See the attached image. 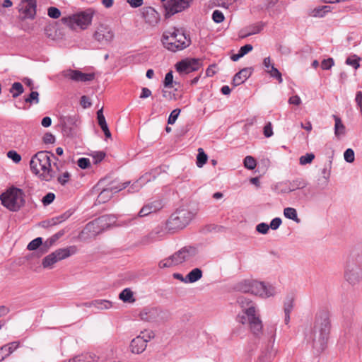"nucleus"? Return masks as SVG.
<instances>
[{"instance_id":"obj_55","label":"nucleus","mask_w":362,"mask_h":362,"mask_svg":"<svg viewBox=\"0 0 362 362\" xmlns=\"http://www.w3.org/2000/svg\"><path fill=\"white\" fill-rule=\"evenodd\" d=\"M269 226L266 223H261L257 225L256 230L261 234H267L269 231Z\"/></svg>"},{"instance_id":"obj_8","label":"nucleus","mask_w":362,"mask_h":362,"mask_svg":"<svg viewBox=\"0 0 362 362\" xmlns=\"http://www.w3.org/2000/svg\"><path fill=\"white\" fill-rule=\"evenodd\" d=\"M237 301L245 310L251 331L255 335L258 336L262 332V324L259 317L256 316L255 308L252 302L244 296L238 297ZM239 321L244 324L245 316H239Z\"/></svg>"},{"instance_id":"obj_14","label":"nucleus","mask_w":362,"mask_h":362,"mask_svg":"<svg viewBox=\"0 0 362 362\" xmlns=\"http://www.w3.org/2000/svg\"><path fill=\"white\" fill-rule=\"evenodd\" d=\"M115 33L111 28L105 25L98 27L94 33L95 40L103 45L110 44L114 39Z\"/></svg>"},{"instance_id":"obj_29","label":"nucleus","mask_w":362,"mask_h":362,"mask_svg":"<svg viewBox=\"0 0 362 362\" xmlns=\"http://www.w3.org/2000/svg\"><path fill=\"white\" fill-rule=\"evenodd\" d=\"M202 277V271L199 268L193 269L187 275V283H194Z\"/></svg>"},{"instance_id":"obj_34","label":"nucleus","mask_w":362,"mask_h":362,"mask_svg":"<svg viewBox=\"0 0 362 362\" xmlns=\"http://www.w3.org/2000/svg\"><path fill=\"white\" fill-rule=\"evenodd\" d=\"M284 215L286 218L291 219L296 222L300 223V220L298 217L297 211L292 207H286L284 209Z\"/></svg>"},{"instance_id":"obj_50","label":"nucleus","mask_w":362,"mask_h":362,"mask_svg":"<svg viewBox=\"0 0 362 362\" xmlns=\"http://www.w3.org/2000/svg\"><path fill=\"white\" fill-rule=\"evenodd\" d=\"M77 164L81 169H87L90 166V161L89 158H80L77 161Z\"/></svg>"},{"instance_id":"obj_32","label":"nucleus","mask_w":362,"mask_h":362,"mask_svg":"<svg viewBox=\"0 0 362 362\" xmlns=\"http://www.w3.org/2000/svg\"><path fill=\"white\" fill-rule=\"evenodd\" d=\"M19 346V342L13 341L9 343L6 345H4L0 348L1 353L3 354L4 356H8L11 354H12Z\"/></svg>"},{"instance_id":"obj_31","label":"nucleus","mask_w":362,"mask_h":362,"mask_svg":"<svg viewBox=\"0 0 362 362\" xmlns=\"http://www.w3.org/2000/svg\"><path fill=\"white\" fill-rule=\"evenodd\" d=\"M335 124H334V134L336 136H339L345 134V126L341 122V119L336 116L333 115Z\"/></svg>"},{"instance_id":"obj_51","label":"nucleus","mask_w":362,"mask_h":362,"mask_svg":"<svg viewBox=\"0 0 362 362\" xmlns=\"http://www.w3.org/2000/svg\"><path fill=\"white\" fill-rule=\"evenodd\" d=\"M334 64V59L332 58H328L327 59H324L321 63V67L324 70L330 69Z\"/></svg>"},{"instance_id":"obj_43","label":"nucleus","mask_w":362,"mask_h":362,"mask_svg":"<svg viewBox=\"0 0 362 362\" xmlns=\"http://www.w3.org/2000/svg\"><path fill=\"white\" fill-rule=\"evenodd\" d=\"M212 19L216 23H222L224 19L223 13L219 10H215L212 13Z\"/></svg>"},{"instance_id":"obj_42","label":"nucleus","mask_w":362,"mask_h":362,"mask_svg":"<svg viewBox=\"0 0 362 362\" xmlns=\"http://www.w3.org/2000/svg\"><path fill=\"white\" fill-rule=\"evenodd\" d=\"M138 337L143 338V339L145 340V344L147 345V342L154 338L155 334L152 330H145L144 332H141Z\"/></svg>"},{"instance_id":"obj_28","label":"nucleus","mask_w":362,"mask_h":362,"mask_svg":"<svg viewBox=\"0 0 362 362\" xmlns=\"http://www.w3.org/2000/svg\"><path fill=\"white\" fill-rule=\"evenodd\" d=\"M112 307V303L107 300L98 299L94 300L93 308L98 310L110 309Z\"/></svg>"},{"instance_id":"obj_25","label":"nucleus","mask_w":362,"mask_h":362,"mask_svg":"<svg viewBox=\"0 0 362 362\" xmlns=\"http://www.w3.org/2000/svg\"><path fill=\"white\" fill-rule=\"evenodd\" d=\"M252 71L249 68H244L238 72L233 77V83L235 86H239L244 83L251 75Z\"/></svg>"},{"instance_id":"obj_38","label":"nucleus","mask_w":362,"mask_h":362,"mask_svg":"<svg viewBox=\"0 0 362 362\" xmlns=\"http://www.w3.org/2000/svg\"><path fill=\"white\" fill-rule=\"evenodd\" d=\"M243 163H244V166L249 170L255 169L257 165V162H256L255 159L251 156H246L244 158Z\"/></svg>"},{"instance_id":"obj_48","label":"nucleus","mask_w":362,"mask_h":362,"mask_svg":"<svg viewBox=\"0 0 362 362\" xmlns=\"http://www.w3.org/2000/svg\"><path fill=\"white\" fill-rule=\"evenodd\" d=\"M173 83V75L172 71H169L165 74L163 85L165 88H172Z\"/></svg>"},{"instance_id":"obj_2","label":"nucleus","mask_w":362,"mask_h":362,"mask_svg":"<svg viewBox=\"0 0 362 362\" xmlns=\"http://www.w3.org/2000/svg\"><path fill=\"white\" fill-rule=\"evenodd\" d=\"M51 157L56 159L53 153L39 151L30 160V166L32 172L42 180L49 181L54 177V171L51 168Z\"/></svg>"},{"instance_id":"obj_61","label":"nucleus","mask_w":362,"mask_h":362,"mask_svg":"<svg viewBox=\"0 0 362 362\" xmlns=\"http://www.w3.org/2000/svg\"><path fill=\"white\" fill-rule=\"evenodd\" d=\"M253 49V47L250 44H247L243 47H240L239 49V52L241 53V54L244 57L246 54L252 51Z\"/></svg>"},{"instance_id":"obj_21","label":"nucleus","mask_w":362,"mask_h":362,"mask_svg":"<svg viewBox=\"0 0 362 362\" xmlns=\"http://www.w3.org/2000/svg\"><path fill=\"white\" fill-rule=\"evenodd\" d=\"M162 208V204L159 201H154L145 204L139 211V217H145L152 213H156Z\"/></svg>"},{"instance_id":"obj_47","label":"nucleus","mask_w":362,"mask_h":362,"mask_svg":"<svg viewBox=\"0 0 362 362\" xmlns=\"http://www.w3.org/2000/svg\"><path fill=\"white\" fill-rule=\"evenodd\" d=\"M180 113V109L173 110L168 117V123L169 124H173L176 122Z\"/></svg>"},{"instance_id":"obj_23","label":"nucleus","mask_w":362,"mask_h":362,"mask_svg":"<svg viewBox=\"0 0 362 362\" xmlns=\"http://www.w3.org/2000/svg\"><path fill=\"white\" fill-rule=\"evenodd\" d=\"M283 5L279 0H267L266 9L269 14L275 16L281 13Z\"/></svg>"},{"instance_id":"obj_59","label":"nucleus","mask_w":362,"mask_h":362,"mask_svg":"<svg viewBox=\"0 0 362 362\" xmlns=\"http://www.w3.org/2000/svg\"><path fill=\"white\" fill-rule=\"evenodd\" d=\"M264 135L269 138L273 135L272 126L271 122L267 124L264 127Z\"/></svg>"},{"instance_id":"obj_20","label":"nucleus","mask_w":362,"mask_h":362,"mask_svg":"<svg viewBox=\"0 0 362 362\" xmlns=\"http://www.w3.org/2000/svg\"><path fill=\"white\" fill-rule=\"evenodd\" d=\"M263 65L265 71L274 78H276L279 83L283 82V78L280 71L274 66L270 57H265L263 60Z\"/></svg>"},{"instance_id":"obj_36","label":"nucleus","mask_w":362,"mask_h":362,"mask_svg":"<svg viewBox=\"0 0 362 362\" xmlns=\"http://www.w3.org/2000/svg\"><path fill=\"white\" fill-rule=\"evenodd\" d=\"M360 61L361 58L359 57H358L356 54H353L347 57V59H346V64L347 65L351 66L355 69H357L360 66Z\"/></svg>"},{"instance_id":"obj_64","label":"nucleus","mask_w":362,"mask_h":362,"mask_svg":"<svg viewBox=\"0 0 362 362\" xmlns=\"http://www.w3.org/2000/svg\"><path fill=\"white\" fill-rule=\"evenodd\" d=\"M69 177L70 174L68 172H65L58 177V181L59 183L64 185L68 182Z\"/></svg>"},{"instance_id":"obj_37","label":"nucleus","mask_w":362,"mask_h":362,"mask_svg":"<svg viewBox=\"0 0 362 362\" xmlns=\"http://www.w3.org/2000/svg\"><path fill=\"white\" fill-rule=\"evenodd\" d=\"M207 160V155L202 148H199L197 157V165L198 167H202Z\"/></svg>"},{"instance_id":"obj_22","label":"nucleus","mask_w":362,"mask_h":362,"mask_svg":"<svg viewBox=\"0 0 362 362\" xmlns=\"http://www.w3.org/2000/svg\"><path fill=\"white\" fill-rule=\"evenodd\" d=\"M146 346L147 345L145 344V340L137 336L132 340L130 350L133 354H139L145 351Z\"/></svg>"},{"instance_id":"obj_1","label":"nucleus","mask_w":362,"mask_h":362,"mask_svg":"<svg viewBox=\"0 0 362 362\" xmlns=\"http://www.w3.org/2000/svg\"><path fill=\"white\" fill-rule=\"evenodd\" d=\"M160 41L163 47L172 52L183 50L191 45L189 35L175 27L163 31Z\"/></svg>"},{"instance_id":"obj_41","label":"nucleus","mask_w":362,"mask_h":362,"mask_svg":"<svg viewBox=\"0 0 362 362\" xmlns=\"http://www.w3.org/2000/svg\"><path fill=\"white\" fill-rule=\"evenodd\" d=\"M42 244V238L40 237H38V238L33 240L31 242H30L28 243V245H27L26 249H28V250L38 249Z\"/></svg>"},{"instance_id":"obj_57","label":"nucleus","mask_w":362,"mask_h":362,"mask_svg":"<svg viewBox=\"0 0 362 362\" xmlns=\"http://www.w3.org/2000/svg\"><path fill=\"white\" fill-rule=\"evenodd\" d=\"M42 141L45 144H54L55 142V137L51 133H46L42 138Z\"/></svg>"},{"instance_id":"obj_15","label":"nucleus","mask_w":362,"mask_h":362,"mask_svg":"<svg viewBox=\"0 0 362 362\" xmlns=\"http://www.w3.org/2000/svg\"><path fill=\"white\" fill-rule=\"evenodd\" d=\"M201 64L198 59H186L177 62L175 64V69L180 74H189L197 71Z\"/></svg>"},{"instance_id":"obj_60","label":"nucleus","mask_w":362,"mask_h":362,"mask_svg":"<svg viewBox=\"0 0 362 362\" xmlns=\"http://www.w3.org/2000/svg\"><path fill=\"white\" fill-rule=\"evenodd\" d=\"M97 119L99 125H103V124L107 123L103 112V109H100L97 112Z\"/></svg>"},{"instance_id":"obj_45","label":"nucleus","mask_w":362,"mask_h":362,"mask_svg":"<svg viewBox=\"0 0 362 362\" xmlns=\"http://www.w3.org/2000/svg\"><path fill=\"white\" fill-rule=\"evenodd\" d=\"M293 298H288L285 302H284V313H291L293 308Z\"/></svg>"},{"instance_id":"obj_40","label":"nucleus","mask_w":362,"mask_h":362,"mask_svg":"<svg viewBox=\"0 0 362 362\" xmlns=\"http://www.w3.org/2000/svg\"><path fill=\"white\" fill-rule=\"evenodd\" d=\"M25 103L30 104H37L39 103V93L37 91H32L29 95L25 98Z\"/></svg>"},{"instance_id":"obj_5","label":"nucleus","mask_w":362,"mask_h":362,"mask_svg":"<svg viewBox=\"0 0 362 362\" xmlns=\"http://www.w3.org/2000/svg\"><path fill=\"white\" fill-rule=\"evenodd\" d=\"M197 214L196 209L190 206L180 207L167 221L166 228L172 233L182 230L190 223Z\"/></svg>"},{"instance_id":"obj_39","label":"nucleus","mask_w":362,"mask_h":362,"mask_svg":"<svg viewBox=\"0 0 362 362\" xmlns=\"http://www.w3.org/2000/svg\"><path fill=\"white\" fill-rule=\"evenodd\" d=\"M144 180H145L144 177H140L138 180L134 182L131 185V187L129 188L128 191L132 193L139 191L140 189V188L141 187L142 185L144 183V181H145Z\"/></svg>"},{"instance_id":"obj_3","label":"nucleus","mask_w":362,"mask_h":362,"mask_svg":"<svg viewBox=\"0 0 362 362\" xmlns=\"http://www.w3.org/2000/svg\"><path fill=\"white\" fill-rule=\"evenodd\" d=\"M116 219L114 215H104L95 218L86 225L79 235V238L83 241L95 238L98 235L114 226Z\"/></svg>"},{"instance_id":"obj_12","label":"nucleus","mask_w":362,"mask_h":362,"mask_svg":"<svg viewBox=\"0 0 362 362\" xmlns=\"http://www.w3.org/2000/svg\"><path fill=\"white\" fill-rule=\"evenodd\" d=\"M75 251L54 250L42 259V265L45 269H51L57 262L73 255Z\"/></svg>"},{"instance_id":"obj_11","label":"nucleus","mask_w":362,"mask_h":362,"mask_svg":"<svg viewBox=\"0 0 362 362\" xmlns=\"http://www.w3.org/2000/svg\"><path fill=\"white\" fill-rule=\"evenodd\" d=\"M197 250H177L168 258L162 259L158 263L160 269L177 266L185 261H189L196 255Z\"/></svg>"},{"instance_id":"obj_10","label":"nucleus","mask_w":362,"mask_h":362,"mask_svg":"<svg viewBox=\"0 0 362 362\" xmlns=\"http://www.w3.org/2000/svg\"><path fill=\"white\" fill-rule=\"evenodd\" d=\"M93 16L94 11L88 9L71 16L63 17L62 22L71 29L80 28L85 30L91 24Z\"/></svg>"},{"instance_id":"obj_4","label":"nucleus","mask_w":362,"mask_h":362,"mask_svg":"<svg viewBox=\"0 0 362 362\" xmlns=\"http://www.w3.org/2000/svg\"><path fill=\"white\" fill-rule=\"evenodd\" d=\"M344 278L354 286L362 280V250H350L346 262Z\"/></svg>"},{"instance_id":"obj_63","label":"nucleus","mask_w":362,"mask_h":362,"mask_svg":"<svg viewBox=\"0 0 362 362\" xmlns=\"http://www.w3.org/2000/svg\"><path fill=\"white\" fill-rule=\"evenodd\" d=\"M301 103H302V101H301L300 98L297 95H293V96L290 97L288 99L289 104L299 105Z\"/></svg>"},{"instance_id":"obj_17","label":"nucleus","mask_w":362,"mask_h":362,"mask_svg":"<svg viewBox=\"0 0 362 362\" xmlns=\"http://www.w3.org/2000/svg\"><path fill=\"white\" fill-rule=\"evenodd\" d=\"M36 0H23L19 5V11L24 18L33 19L36 14Z\"/></svg>"},{"instance_id":"obj_7","label":"nucleus","mask_w":362,"mask_h":362,"mask_svg":"<svg viewBox=\"0 0 362 362\" xmlns=\"http://www.w3.org/2000/svg\"><path fill=\"white\" fill-rule=\"evenodd\" d=\"M236 290L243 293H250L262 298L273 296L275 289L272 286H267L264 282L254 279H245L238 282L235 286Z\"/></svg>"},{"instance_id":"obj_56","label":"nucleus","mask_w":362,"mask_h":362,"mask_svg":"<svg viewBox=\"0 0 362 362\" xmlns=\"http://www.w3.org/2000/svg\"><path fill=\"white\" fill-rule=\"evenodd\" d=\"M281 223H282V221H281V218H279V217L274 218L272 220V221L270 222V224L269 225V228H271L272 230H276L279 228Z\"/></svg>"},{"instance_id":"obj_24","label":"nucleus","mask_w":362,"mask_h":362,"mask_svg":"<svg viewBox=\"0 0 362 362\" xmlns=\"http://www.w3.org/2000/svg\"><path fill=\"white\" fill-rule=\"evenodd\" d=\"M159 310L156 308H145L140 313L141 318L147 322H152L157 319Z\"/></svg>"},{"instance_id":"obj_26","label":"nucleus","mask_w":362,"mask_h":362,"mask_svg":"<svg viewBox=\"0 0 362 362\" xmlns=\"http://www.w3.org/2000/svg\"><path fill=\"white\" fill-rule=\"evenodd\" d=\"M163 232L162 229L157 228L149 233V235L144 241L146 244H149L160 240L163 237Z\"/></svg>"},{"instance_id":"obj_53","label":"nucleus","mask_w":362,"mask_h":362,"mask_svg":"<svg viewBox=\"0 0 362 362\" xmlns=\"http://www.w3.org/2000/svg\"><path fill=\"white\" fill-rule=\"evenodd\" d=\"M55 198V194L52 192L47 193L42 199V202L45 206L50 204Z\"/></svg>"},{"instance_id":"obj_52","label":"nucleus","mask_w":362,"mask_h":362,"mask_svg":"<svg viewBox=\"0 0 362 362\" xmlns=\"http://www.w3.org/2000/svg\"><path fill=\"white\" fill-rule=\"evenodd\" d=\"M344 160L348 163H352L354 160V152L351 148H347L344 153Z\"/></svg>"},{"instance_id":"obj_62","label":"nucleus","mask_w":362,"mask_h":362,"mask_svg":"<svg viewBox=\"0 0 362 362\" xmlns=\"http://www.w3.org/2000/svg\"><path fill=\"white\" fill-rule=\"evenodd\" d=\"M80 103H81V106L83 108H88V107H90V105H91V103H90L89 98L86 95H83L81 98Z\"/></svg>"},{"instance_id":"obj_27","label":"nucleus","mask_w":362,"mask_h":362,"mask_svg":"<svg viewBox=\"0 0 362 362\" xmlns=\"http://www.w3.org/2000/svg\"><path fill=\"white\" fill-rule=\"evenodd\" d=\"M119 298L124 303H134L136 299L133 296V292L129 288H124L119 295Z\"/></svg>"},{"instance_id":"obj_58","label":"nucleus","mask_w":362,"mask_h":362,"mask_svg":"<svg viewBox=\"0 0 362 362\" xmlns=\"http://www.w3.org/2000/svg\"><path fill=\"white\" fill-rule=\"evenodd\" d=\"M58 240V235H54L49 238L47 239L45 243V247H51L54 246L55 242Z\"/></svg>"},{"instance_id":"obj_6","label":"nucleus","mask_w":362,"mask_h":362,"mask_svg":"<svg viewBox=\"0 0 362 362\" xmlns=\"http://www.w3.org/2000/svg\"><path fill=\"white\" fill-rule=\"evenodd\" d=\"M331 328L329 313L327 310H322L317 313L313 327L314 341L320 344L321 349L326 344Z\"/></svg>"},{"instance_id":"obj_49","label":"nucleus","mask_w":362,"mask_h":362,"mask_svg":"<svg viewBox=\"0 0 362 362\" xmlns=\"http://www.w3.org/2000/svg\"><path fill=\"white\" fill-rule=\"evenodd\" d=\"M105 156V153L103 151L93 152L92 153L93 160L95 164L101 162Z\"/></svg>"},{"instance_id":"obj_19","label":"nucleus","mask_w":362,"mask_h":362,"mask_svg":"<svg viewBox=\"0 0 362 362\" xmlns=\"http://www.w3.org/2000/svg\"><path fill=\"white\" fill-rule=\"evenodd\" d=\"M142 16L144 18L146 23L152 27L156 26L160 21V15L151 6L143 8Z\"/></svg>"},{"instance_id":"obj_35","label":"nucleus","mask_w":362,"mask_h":362,"mask_svg":"<svg viewBox=\"0 0 362 362\" xmlns=\"http://www.w3.org/2000/svg\"><path fill=\"white\" fill-rule=\"evenodd\" d=\"M23 90L24 89L23 85L19 82L13 83L10 89V92L12 93V96L13 98L18 97L21 93H23Z\"/></svg>"},{"instance_id":"obj_44","label":"nucleus","mask_w":362,"mask_h":362,"mask_svg":"<svg viewBox=\"0 0 362 362\" xmlns=\"http://www.w3.org/2000/svg\"><path fill=\"white\" fill-rule=\"evenodd\" d=\"M315 158L313 153H306L304 156H300L299 162L300 165H306L310 163Z\"/></svg>"},{"instance_id":"obj_46","label":"nucleus","mask_w":362,"mask_h":362,"mask_svg":"<svg viewBox=\"0 0 362 362\" xmlns=\"http://www.w3.org/2000/svg\"><path fill=\"white\" fill-rule=\"evenodd\" d=\"M47 15L52 18L57 19L60 17L61 11L59 8L52 6L47 10Z\"/></svg>"},{"instance_id":"obj_33","label":"nucleus","mask_w":362,"mask_h":362,"mask_svg":"<svg viewBox=\"0 0 362 362\" xmlns=\"http://www.w3.org/2000/svg\"><path fill=\"white\" fill-rule=\"evenodd\" d=\"M237 0H211V4L214 7H221L228 9Z\"/></svg>"},{"instance_id":"obj_30","label":"nucleus","mask_w":362,"mask_h":362,"mask_svg":"<svg viewBox=\"0 0 362 362\" xmlns=\"http://www.w3.org/2000/svg\"><path fill=\"white\" fill-rule=\"evenodd\" d=\"M330 11L329 6H322L315 8L311 11L310 16L315 18H322Z\"/></svg>"},{"instance_id":"obj_9","label":"nucleus","mask_w":362,"mask_h":362,"mask_svg":"<svg viewBox=\"0 0 362 362\" xmlns=\"http://www.w3.org/2000/svg\"><path fill=\"white\" fill-rule=\"evenodd\" d=\"M0 200L4 207L16 212L25 204V193L21 189L11 187L0 195Z\"/></svg>"},{"instance_id":"obj_13","label":"nucleus","mask_w":362,"mask_h":362,"mask_svg":"<svg viewBox=\"0 0 362 362\" xmlns=\"http://www.w3.org/2000/svg\"><path fill=\"white\" fill-rule=\"evenodd\" d=\"M193 0H169L165 5V16L170 17L188 8Z\"/></svg>"},{"instance_id":"obj_18","label":"nucleus","mask_w":362,"mask_h":362,"mask_svg":"<svg viewBox=\"0 0 362 362\" xmlns=\"http://www.w3.org/2000/svg\"><path fill=\"white\" fill-rule=\"evenodd\" d=\"M65 76L77 82L91 81L95 78L94 73H83L79 70H68Z\"/></svg>"},{"instance_id":"obj_16","label":"nucleus","mask_w":362,"mask_h":362,"mask_svg":"<svg viewBox=\"0 0 362 362\" xmlns=\"http://www.w3.org/2000/svg\"><path fill=\"white\" fill-rule=\"evenodd\" d=\"M130 182H124L119 184L118 186H113L110 188H106L102 190L98 197V202L99 203H105L107 202L114 193H117L125 188H127Z\"/></svg>"},{"instance_id":"obj_54","label":"nucleus","mask_w":362,"mask_h":362,"mask_svg":"<svg viewBox=\"0 0 362 362\" xmlns=\"http://www.w3.org/2000/svg\"><path fill=\"white\" fill-rule=\"evenodd\" d=\"M8 158H11L14 163H18L21 160V156L15 151H9L7 153Z\"/></svg>"}]
</instances>
